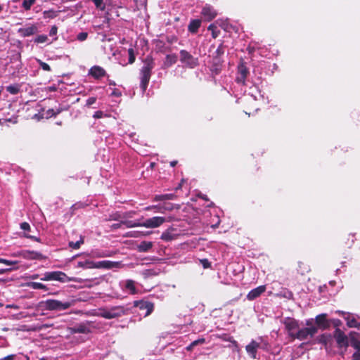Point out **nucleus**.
<instances>
[{"instance_id": "e2e57ef3", "label": "nucleus", "mask_w": 360, "mask_h": 360, "mask_svg": "<svg viewBox=\"0 0 360 360\" xmlns=\"http://www.w3.org/2000/svg\"><path fill=\"white\" fill-rule=\"evenodd\" d=\"M39 277L38 274H33L31 276L32 279H37Z\"/></svg>"}, {"instance_id": "393cba45", "label": "nucleus", "mask_w": 360, "mask_h": 360, "mask_svg": "<svg viewBox=\"0 0 360 360\" xmlns=\"http://www.w3.org/2000/svg\"><path fill=\"white\" fill-rule=\"evenodd\" d=\"M201 25L200 20H193L188 25V30L192 33H195Z\"/></svg>"}, {"instance_id": "de8ad7c7", "label": "nucleus", "mask_w": 360, "mask_h": 360, "mask_svg": "<svg viewBox=\"0 0 360 360\" xmlns=\"http://www.w3.org/2000/svg\"><path fill=\"white\" fill-rule=\"evenodd\" d=\"M104 116H105V114L100 110L95 112V113L93 115V117L96 119L102 118Z\"/></svg>"}, {"instance_id": "f3484780", "label": "nucleus", "mask_w": 360, "mask_h": 360, "mask_svg": "<svg viewBox=\"0 0 360 360\" xmlns=\"http://www.w3.org/2000/svg\"><path fill=\"white\" fill-rule=\"evenodd\" d=\"M136 307L140 309H146V311L145 313V316L149 315L153 310L154 306L150 302L147 301H140L136 303Z\"/></svg>"}, {"instance_id": "5701e85b", "label": "nucleus", "mask_w": 360, "mask_h": 360, "mask_svg": "<svg viewBox=\"0 0 360 360\" xmlns=\"http://www.w3.org/2000/svg\"><path fill=\"white\" fill-rule=\"evenodd\" d=\"M177 61V56L175 54L167 55L165 60L164 62V66L168 68Z\"/></svg>"}, {"instance_id": "423d86ee", "label": "nucleus", "mask_w": 360, "mask_h": 360, "mask_svg": "<svg viewBox=\"0 0 360 360\" xmlns=\"http://www.w3.org/2000/svg\"><path fill=\"white\" fill-rule=\"evenodd\" d=\"M124 312L125 310L123 307L117 306L109 309L100 310V311L98 313V316L107 319H111L120 317L124 314Z\"/></svg>"}, {"instance_id": "79ce46f5", "label": "nucleus", "mask_w": 360, "mask_h": 360, "mask_svg": "<svg viewBox=\"0 0 360 360\" xmlns=\"http://www.w3.org/2000/svg\"><path fill=\"white\" fill-rule=\"evenodd\" d=\"M7 91L12 94H16L19 91V89L17 86L11 85L7 86Z\"/></svg>"}, {"instance_id": "0eeeda50", "label": "nucleus", "mask_w": 360, "mask_h": 360, "mask_svg": "<svg viewBox=\"0 0 360 360\" xmlns=\"http://www.w3.org/2000/svg\"><path fill=\"white\" fill-rule=\"evenodd\" d=\"M283 323L288 335L293 339L300 326L299 321L293 318L285 317L283 320Z\"/></svg>"}, {"instance_id": "20e7f679", "label": "nucleus", "mask_w": 360, "mask_h": 360, "mask_svg": "<svg viewBox=\"0 0 360 360\" xmlns=\"http://www.w3.org/2000/svg\"><path fill=\"white\" fill-rule=\"evenodd\" d=\"M311 321L307 320L306 321V325L308 327L299 328L296 335L293 338V339H297L299 340H305L308 338H312L317 333V328L314 326H311Z\"/></svg>"}, {"instance_id": "f03ea898", "label": "nucleus", "mask_w": 360, "mask_h": 360, "mask_svg": "<svg viewBox=\"0 0 360 360\" xmlns=\"http://www.w3.org/2000/svg\"><path fill=\"white\" fill-rule=\"evenodd\" d=\"M74 304V301H60L58 300L49 299L41 302V307L49 311H62L65 310Z\"/></svg>"}, {"instance_id": "69168bd1", "label": "nucleus", "mask_w": 360, "mask_h": 360, "mask_svg": "<svg viewBox=\"0 0 360 360\" xmlns=\"http://www.w3.org/2000/svg\"><path fill=\"white\" fill-rule=\"evenodd\" d=\"M176 163H177V162H176V161H172V162H170V165H171L172 167H174V166L176 165Z\"/></svg>"}, {"instance_id": "5fc2aeb1", "label": "nucleus", "mask_w": 360, "mask_h": 360, "mask_svg": "<svg viewBox=\"0 0 360 360\" xmlns=\"http://www.w3.org/2000/svg\"><path fill=\"white\" fill-rule=\"evenodd\" d=\"M352 360H360V352H354L352 355Z\"/></svg>"}, {"instance_id": "a878e982", "label": "nucleus", "mask_w": 360, "mask_h": 360, "mask_svg": "<svg viewBox=\"0 0 360 360\" xmlns=\"http://www.w3.org/2000/svg\"><path fill=\"white\" fill-rule=\"evenodd\" d=\"M250 94L255 101L263 98V96L261 94V92L257 86H254L250 88Z\"/></svg>"}, {"instance_id": "6ab92c4d", "label": "nucleus", "mask_w": 360, "mask_h": 360, "mask_svg": "<svg viewBox=\"0 0 360 360\" xmlns=\"http://www.w3.org/2000/svg\"><path fill=\"white\" fill-rule=\"evenodd\" d=\"M153 245V244L152 242L144 240L137 245V250L140 252H146L152 248Z\"/></svg>"}, {"instance_id": "b1692460", "label": "nucleus", "mask_w": 360, "mask_h": 360, "mask_svg": "<svg viewBox=\"0 0 360 360\" xmlns=\"http://www.w3.org/2000/svg\"><path fill=\"white\" fill-rule=\"evenodd\" d=\"M36 32V27L31 26L26 28H21L19 30V32L23 37H28L34 34Z\"/></svg>"}, {"instance_id": "ea45409f", "label": "nucleus", "mask_w": 360, "mask_h": 360, "mask_svg": "<svg viewBox=\"0 0 360 360\" xmlns=\"http://www.w3.org/2000/svg\"><path fill=\"white\" fill-rule=\"evenodd\" d=\"M48 40V37L46 35H44V34H41V35H39L35 39H34V41L36 43H44L46 41H47Z\"/></svg>"}, {"instance_id": "473e14b6", "label": "nucleus", "mask_w": 360, "mask_h": 360, "mask_svg": "<svg viewBox=\"0 0 360 360\" xmlns=\"http://www.w3.org/2000/svg\"><path fill=\"white\" fill-rule=\"evenodd\" d=\"M122 224L125 225L127 228H133L137 226H141L142 222H136L133 221H122Z\"/></svg>"}, {"instance_id": "3c124183", "label": "nucleus", "mask_w": 360, "mask_h": 360, "mask_svg": "<svg viewBox=\"0 0 360 360\" xmlns=\"http://www.w3.org/2000/svg\"><path fill=\"white\" fill-rule=\"evenodd\" d=\"M20 228L24 231H28L30 229V226L27 222H23L20 224Z\"/></svg>"}, {"instance_id": "4468645a", "label": "nucleus", "mask_w": 360, "mask_h": 360, "mask_svg": "<svg viewBox=\"0 0 360 360\" xmlns=\"http://www.w3.org/2000/svg\"><path fill=\"white\" fill-rule=\"evenodd\" d=\"M248 73V70L244 65H239L238 76L236 77V82L238 83L244 84L245 82V79H246Z\"/></svg>"}, {"instance_id": "a211bd4d", "label": "nucleus", "mask_w": 360, "mask_h": 360, "mask_svg": "<svg viewBox=\"0 0 360 360\" xmlns=\"http://www.w3.org/2000/svg\"><path fill=\"white\" fill-rule=\"evenodd\" d=\"M174 228L167 229L162 233L160 238L165 241H170L175 239L177 234L174 233Z\"/></svg>"}, {"instance_id": "7c9ffc66", "label": "nucleus", "mask_w": 360, "mask_h": 360, "mask_svg": "<svg viewBox=\"0 0 360 360\" xmlns=\"http://www.w3.org/2000/svg\"><path fill=\"white\" fill-rule=\"evenodd\" d=\"M23 257L26 259H41L42 255L41 254L37 252H27L24 253Z\"/></svg>"}, {"instance_id": "bf43d9fd", "label": "nucleus", "mask_w": 360, "mask_h": 360, "mask_svg": "<svg viewBox=\"0 0 360 360\" xmlns=\"http://www.w3.org/2000/svg\"><path fill=\"white\" fill-rule=\"evenodd\" d=\"M229 341L232 343V345L235 347L236 349L238 350V344L236 342V341H235L234 340H232L231 338H229Z\"/></svg>"}, {"instance_id": "f257e3e1", "label": "nucleus", "mask_w": 360, "mask_h": 360, "mask_svg": "<svg viewBox=\"0 0 360 360\" xmlns=\"http://www.w3.org/2000/svg\"><path fill=\"white\" fill-rule=\"evenodd\" d=\"M155 64L153 59L150 56H147L143 60V65L140 70V86L144 92L148 86L151 77V71L154 68Z\"/></svg>"}, {"instance_id": "f704fd0d", "label": "nucleus", "mask_w": 360, "mask_h": 360, "mask_svg": "<svg viewBox=\"0 0 360 360\" xmlns=\"http://www.w3.org/2000/svg\"><path fill=\"white\" fill-rule=\"evenodd\" d=\"M95 4L96 7L100 11H104L105 9V5L103 3V0H91Z\"/></svg>"}, {"instance_id": "4be33fe9", "label": "nucleus", "mask_w": 360, "mask_h": 360, "mask_svg": "<svg viewBox=\"0 0 360 360\" xmlns=\"http://www.w3.org/2000/svg\"><path fill=\"white\" fill-rule=\"evenodd\" d=\"M317 341L318 342L327 346L332 341V336L328 333L322 334L318 337Z\"/></svg>"}, {"instance_id": "c756f323", "label": "nucleus", "mask_w": 360, "mask_h": 360, "mask_svg": "<svg viewBox=\"0 0 360 360\" xmlns=\"http://www.w3.org/2000/svg\"><path fill=\"white\" fill-rule=\"evenodd\" d=\"M27 286L34 290H47V288L44 284L39 282L28 283Z\"/></svg>"}, {"instance_id": "72a5a7b5", "label": "nucleus", "mask_w": 360, "mask_h": 360, "mask_svg": "<svg viewBox=\"0 0 360 360\" xmlns=\"http://www.w3.org/2000/svg\"><path fill=\"white\" fill-rule=\"evenodd\" d=\"M84 243V238L82 237H80V240L77 242H70L69 246L73 249H79L80 248V245Z\"/></svg>"}, {"instance_id": "9d476101", "label": "nucleus", "mask_w": 360, "mask_h": 360, "mask_svg": "<svg viewBox=\"0 0 360 360\" xmlns=\"http://www.w3.org/2000/svg\"><path fill=\"white\" fill-rule=\"evenodd\" d=\"M180 60L191 68H195L198 63V58H194L185 50H181L180 51Z\"/></svg>"}, {"instance_id": "a18cd8bd", "label": "nucleus", "mask_w": 360, "mask_h": 360, "mask_svg": "<svg viewBox=\"0 0 360 360\" xmlns=\"http://www.w3.org/2000/svg\"><path fill=\"white\" fill-rule=\"evenodd\" d=\"M351 345L354 349H357V352H360V342L352 340Z\"/></svg>"}, {"instance_id": "2eb2a0df", "label": "nucleus", "mask_w": 360, "mask_h": 360, "mask_svg": "<svg viewBox=\"0 0 360 360\" xmlns=\"http://www.w3.org/2000/svg\"><path fill=\"white\" fill-rule=\"evenodd\" d=\"M202 15L210 21L216 17L217 12L212 6L206 5L202 10Z\"/></svg>"}, {"instance_id": "f8f14e48", "label": "nucleus", "mask_w": 360, "mask_h": 360, "mask_svg": "<svg viewBox=\"0 0 360 360\" xmlns=\"http://www.w3.org/2000/svg\"><path fill=\"white\" fill-rule=\"evenodd\" d=\"M121 266L120 262H112L109 260H103L97 262V269H110L113 268H119Z\"/></svg>"}, {"instance_id": "052dcab7", "label": "nucleus", "mask_w": 360, "mask_h": 360, "mask_svg": "<svg viewBox=\"0 0 360 360\" xmlns=\"http://www.w3.org/2000/svg\"><path fill=\"white\" fill-rule=\"evenodd\" d=\"M195 345H193V342L188 346L186 347V349L188 351H191Z\"/></svg>"}, {"instance_id": "c9c22d12", "label": "nucleus", "mask_w": 360, "mask_h": 360, "mask_svg": "<svg viewBox=\"0 0 360 360\" xmlns=\"http://www.w3.org/2000/svg\"><path fill=\"white\" fill-rule=\"evenodd\" d=\"M36 0H24L22 7L25 11L30 9L31 6L35 3Z\"/></svg>"}, {"instance_id": "bb28decb", "label": "nucleus", "mask_w": 360, "mask_h": 360, "mask_svg": "<svg viewBox=\"0 0 360 360\" xmlns=\"http://www.w3.org/2000/svg\"><path fill=\"white\" fill-rule=\"evenodd\" d=\"M217 25H218V22H215L210 25L208 27V30L212 32V36L214 39L217 38L219 35V33H220V30H219Z\"/></svg>"}, {"instance_id": "4c0bfd02", "label": "nucleus", "mask_w": 360, "mask_h": 360, "mask_svg": "<svg viewBox=\"0 0 360 360\" xmlns=\"http://www.w3.org/2000/svg\"><path fill=\"white\" fill-rule=\"evenodd\" d=\"M150 233L146 231V232H143V231H131V232H129L128 236H132V237H139L140 236H147Z\"/></svg>"}, {"instance_id": "c85d7f7f", "label": "nucleus", "mask_w": 360, "mask_h": 360, "mask_svg": "<svg viewBox=\"0 0 360 360\" xmlns=\"http://www.w3.org/2000/svg\"><path fill=\"white\" fill-rule=\"evenodd\" d=\"M175 195L173 193H169V194H163V195H157L154 198L155 201H160V200H173L175 198Z\"/></svg>"}, {"instance_id": "8fccbe9b", "label": "nucleus", "mask_w": 360, "mask_h": 360, "mask_svg": "<svg viewBox=\"0 0 360 360\" xmlns=\"http://www.w3.org/2000/svg\"><path fill=\"white\" fill-rule=\"evenodd\" d=\"M58 28L56 26H53L50 31H49V35L50 36H56L57 34Z\"/></svg>"}, {"instance_id": "37998d69", "label": "nucleus", "mask_w": 360, "mask_h": 360, "mask_svg": "<svg viewBox=\"0 0 360 360\" xmlns=\"http://www.w3.org/2000/svg\"><path fill=\"white\" fill-rule=\"evenodd\" d=\"M75 331L80 333H86L89 332V330L84 326H79Z\"/></svg>"}, {"instance_id": "7ed1b4c3", "label": "nucleus", "mask_w": 360, "mask_h": 360, "mask_svg": "<svg viewBox=\"0 0 360 360\" xmlns=\"http://www.w3.org/2000/svg\"><path fill=\"white\" fill-rule=\"evenodd\" d=\"M41 280L43 281H56L61 283L77 281L76 278L69 277L64 272L60 271L45 272L43 274V277L41 278Z\"/></svg>"}, {"instance_id": "6e6d98bb", "label": "nucleus", "mask_w": 360, "mask_h": 360, "mask_svg": "<svg viewBox=\"0 0 360 360\" xmlns=\"http://www.w3.org/2000/svg\"><path fill=\"white\" fill-rule=\"evenodd\" d=\"M105 25H94V28L96 32H98L100 30H101Z\"/></svg>"}, {"instance_id": "0e129e2a", "label": "nucleus", "mask_w": 360, "mask_h": 360, "mask_svg": "<svg viewBox=\"0 0 360 360\" xmlns=\"http://www.w3.org/2000/svg\"><path fill=\"white\" fill-rule=\"evenodd\" d=\"M30 238H32L33 240H35L37 241H39V238L35 237V236H28Z\"/></svg>"}, {"instance_id": "ddd939ff", "label": "nucleus", "mask_w": 360, "mask_h": 360, "mask_svg": "<svg viewBox=\"0 0 360 360\" xmlns=\"http://www.w3.org/2000/svg\"><path fill=\"white\" fill-rule=\"evenodd\" d=\"M266 290L265 285H259L252 290H250L247 295V299L249 300H254L257 297H259Z\"/></svg>"}, {"instance_id": "774afa93", "label": "nucleus", "mask_w": 360, "mask_h": 360, "mask_svg": "<svg viewBox=\"0 0 360 360\" xmlns=\"http://www.w3.org/2000/svg\"><path fill=\"white\" fill-rule=\"evenodd\" d=\"M26 359L25 360H30L29 357L28 356H25Z\"/></svg>"}, {"instance_id": "13d9d810", "label": "nucleus", "mask_w": 360, "mask_h": 360, "mask_svg": "<svg viewBox=\"0 0 360 360\" xmlns=\"http://www.w3.org/2000/svg\"><path fill=\"white\" fill-rule=\"evenodd\" d=\"M159 205L148 206L144 208L145 210H150L151 209H156L158 210Z\"/></svg>"}, {"instance_id": "864d4df0", "label": "nucleus", "mask_w": 360, "mask_h": 360, "mask_svg": "<svg viewBox=\"0 0 360 360\" xmlns=\"http://www.w3.org/2000/svg\"><path fill=\"white\" fill-rule=\"evenodd\" d=\"M205 342V340L204 338H200L198 340H196L193 342V345H195V346L200 344H202Z\"/></svg>"}, {"instance_id": "6e6552de", "label": "nucleus", "mask_w": 360, "mask_h": 360, "mask_svg": "<svg viewBox=\"0 0 360 360\" xmlns=\"http://www.w3.org/2000/svg\"><path fill=\"white\" fill-rule=\"evenodd\" d=\"M171 220L172 217L167 219L164 217H153L146 219L143 222H142L141 226L147 229H155L160 227L165 222L170 221Z\"/></svg>"}, {"instance_id": "09e8293b", "label": "nucleus", "mask_w": 360, "mask_h": 360, "mask_svg": "<svg viewBox=\"0 0 360 360\" xmlns=\"http://www.w3.org/2000/svg\"><path fill=\"white\" fill-rule=\"evenodd\" d=\"M96 98L95 97H90L86 100V105L90 106L96 103Z\"/></svg>"}, {"instance_id": "a19ab883", "label": "nucleus", "mask_w": 360, "mask_h": 360, "mask_svg": "<svg viewBox=\"0 0 360 360\" xmlns=\"http://www.w3.org/2000/svg\"><path fill=\"white\" fill-rule=\"evenodd\" d=\"M0 263L6 264V265H14L18 264V262L15 260H8L3 258H0Z\"/></svg>"}, {"instance_id": "412c9836", "label": "nucleus", "mask_w": 360, "mask_h": 360, "mask_svg": "<svg viewBox=\"0 0 360 360\" xmlns=\"http://www.w3.org/2000/svg\"><path fill=\"white\" fill-rule=\"evenodd\" d=\"M77 266L85 269H97V262H94L91 260L79 262Z\"/></svg>"}, {"instance_id": "9b49d317", "label": "nucleus", "mask_w": 360, "mask_h": 360, "mask_svg": "<svg viewBox=\"0 0 360 360\" xmlns=\"http://www.w3.org/2000/svg\"><path fill=\"white\" fill-rule=\"evenodd\" d=\"M338 313L342 315L348 327L359 328L360 322L358 321L356 315L342 311H338Z\"/></svg>"}, {"instance_id": "4d7b16f0", "label": "nucleus", "mask_w": 360, "mask_h": 360, "mask_svg": "<svg viewBox=\"0 0 360 360\" xmlns=\"http://www.w3.org/2000/svg\"><path fill=\"white\" fill-rule=\"evenodd\" d=\"M13 358H14V355L11 354V355H8V356L1 359L0 360H13Z\"/></svg>"}, {"instance_id": "aec40b11", "label": "nucleus", "mask_w": 360, "mask_h": 360, "mask_svg": "<svg viewBox=\"0 0 360 360\" xmlns=\"http://www.w3.org/2000/svg\"><path fill=\"white\" fill-rule=\"evenodd\" d=\"M326 317V314H321L316 316V317L315 319L316 324L323 328H326L328 326Z\"/></svg>"}, {"instance_id": "58836bf2", "label": "nucleus", "mask_w": 360, "mask_h": 360, "mask_svg": "<svg viewBox=\"0 0 360 360\" xmlns=\"http://www.w3.org/2000/svg\"><path fill=\"white\" fill-rule=\"evenodd\" d=\"M37 62L39 63L42 70L45 71H51V68L47 63L41 61L39 59H37Z\"/></svg>"}, {"instance_id": "338daca9", "label": "nucleus", "mask_w": 360, "mask_h": 360, "mask_svg": "<svg viewBox=\"0 0 360 360\" xmlns=\"http://www.w3.org/2000/svg\"><path fill=\"white\" fill-rule=\"evenodd\" d=\"M181 187V184H179V186H177L176 189H179V188H180Z\"/></svg>"}, {"instance_id": "c03bdc74", "label": "nucleus", "mask_w": 360, "mask_h": 360, "mask_svg": "<svg viewBox=\"0 0 360 360\" xmlns=\"http://www.w3.org/2000/svg\"><path fill=\"white\" fill-rule=\"evenodd\" d=\"M87 37H88V33L83 32H80L77 34V39L80 41H83L86 39Z\"/></svg>"}, {"instance_id": "2f4dec72", "label": "nucleus", "mask_w": 360, "mask_h": 360, "mask_svg": "<svg viewBox=\"0 0 360 360\" xmlns=\"http://www.w3.org/2000/svg\"><path fill=\"white\" fill-rule=\"evenodd\" d=\"M125 288L129 290L130 293L135 294L136 293V287L134 285V281L132 280H127L125 282Z\"/></svg>"}, {"instance_id": "49530a36", "label": "nucleus", "mask_w": 360, "mask_h": 360, "mask_svg": "<svg viewBox=\"0 0 360 360\" xmlns=\"http://www.w3.org/2000/svg\"><path fill=\"white\" fill-rule=\"evenodd\" d=\"M200 263L202 265L204 269H207L210 266V262L207 259H200Z\"/></svg>"}, {"instance_id": "680f3d73", "label": "nucleus", "mask_w": 360, "mask_h": 360, "mask_svg": "<svg viewBox=\"0 0 360 360\" xmlns=\"http://www.w3.org/2000/svg\"><path fill=\"white\" fill-rule=\"evenodd\" d=\"M10 269H0V274H3L6 273L7 271H9Z\"/></svg>"}, {"instance_id": "603ef678", "label": "nucleus", "mask_w": 360, "mask_h": 360, "mask_svg": "<svg viewBox=\"0 0 360 360\" xmlns=\"http://www.w3.org/2000/svg\"><path fill=\"white\" fill-rule=\"evenodd\" d=\"M58 112H55L54 110L53 109H49L47 112H46V117L48 118V117H51L53 115H56V114H58Z\"/></svg>"}, {"instance_id": "e433bc0d", "label": "nucleus", "mask_w": 360, "mask_h": 360, "mask_svg": "<svg viewBox=\"0 0 360 360\" xmlns=\"http://www.w3.org/2000/svg\"><path fill=\"white\" fill-rule=\"evenodd\" d=\"M128 55H129V63L131 64L135 61V54H134V50L133 48H130L128 49Z\"/></svg>"}, {"instance_id": "cd10ccee", "label": "nucleus", "mask_w": 360, "mask_h": 360, "mask_svg": "<svg viewBox=\"0 0 360 360\" xmlns=\"http://www.w3.org/2000/svg\"><path fill=\"white\" fill-rule=\"evenodd\" d=\"M179 205H175V204H165L162 206H160L159 205V207H158V210H156L155 212H163V210H172L174 209H179Z\"/></svg>"}, {"instance_id": "1a4fd4ad", "label": "nucleus", "mask_w": 360, "mask_h": 360, "mask_svg": "<svg viewBox=\"0 0 360 360\" xmlns=\"http://www.w3.org/2000/svg\"><path fill=\"white\" fill-rule=\"evenodd\" d=\"M333 337L339 348L346 349L349 346V340L347 336L340 328H336L333 333Z\"/></svg>"}, {"instance_id": "39448f33", "label": "nucleus", "mask_w": 360, "mask_h": 360, "mask_svg": "<svg viewBox=\"0 0 360 360\" xmlns=\"http://www.w3.org/2000/svg\"><path fill=\"white\" fill-rule=\"evenodd\" d=\"M268 343L263 338L259 337L257 340H252L246 347L247 353L254 359H257V351L259 348L267 349Z\"/></svg>"}, {"instance_id": "dca6fc26", "label": "nucleus", "mask_w": 360, "mask_h": 360, "mask_svg": "<svg viewBox=\"0 0 360 360\" xmlns=\"http://www.w3.org/2000/svg\"><path fill=\"white\" fill-rule=\"evenodd\" d=\"M89 75H91L95 79H100L105 75V70L98 65L93 66L89 70Z\"/></svg>"}]
</instances>
